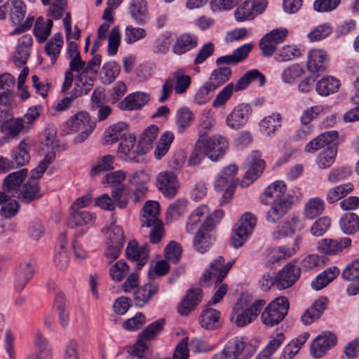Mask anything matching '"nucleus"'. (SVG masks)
<instances>
[{
	"instance_id": "1",
	"label": "nucleus",
	"mask_w": 359,
	"mask_h": 359,
	"mask_svg": "<svg viewBox=\"0 0 359 359\" xmlns=\"http://www.w3.org/2000/svg\"><path fill=\"white\" fill-rule=\"evenodd\" d=\"M227 148L228 142L225 137L215 136L205 139L201 135L189 156L188 163L189 165H198L205 156L212 161H217L224 156Z\"/></svg>"
},
{
	"instance_id": "2",
	"label": "nucleus",
	"mask_w": 359,
	"mask_h": 359,
	"mask_svg": "<svg viewBox=\"0 0 359 359\" xmlns=\"http://www.w3.org/2000/svg\"><path fill=\"white\" fill-rule=\"evenodd\" d=\"M55 154L48 152L38 166L32 171V175L19 190L20 194L16 198L24 203H29L41 196L38 180L42 176L48 166L55 160Z\"/></svg>"
},
{
	"instance_id": "3",
	"label": "nucleus",
	"mask_w": 359,
	"mask_h": 359,
	"mask_svg": "<svg viewBox=\"0 0 359 359\" xmlns=\"http://www.w3.org/2000/svg\"><path fill=\"white\" fill-rule=\"evenodd\" d=\"M159 212V203L155 201H147L141 212L142 226L152 227L149 233L150 241L152 243H158L163 236V224L158 218Z\"/></svg>"
},
{
	"instance_id": "4",
	"label": "nucleus",
	"mask_w": 359,
	"mask_h": 359,
	"mask_svg": "<svg viewBox=\"0 0 359 359\" xmlns=\"http://www.w3.org/2000/svg\"><path fill=\"white\" fill-rule=\"evenodd\" d=\"M289 302L285 297H279L273 300L262 313V323L267 326L273 327L279 324L287 314Z\"/></svg>"
},
{
	"instance_id": "5",
	"label": "nucleus",
	"mask_w": 359,
	"mask_h": 359,
	"mask_svg": "<svg viewBox=\"0 0 359 359\" xmlns=\"http://www.w3.org/2000/svg\"><path fill=\"white\" fill-rule=\"evenodd\" d=\"M106 233L107 241L104 255L108 260V264H111L119 257L125 243V236L122 227L115 223L111 224Z\"/></svg>"
},
{
	"instance_id": "6",
	"label": "nucleus",
	"mask_w": 359,
	"mask_h": 359,
	"mask_svg": "<svg viewBox=\"0 0 359 359\" xmlns=\"http://www.w3.org/2000/svg\"><path fill=\"white\" fill-rule=\"evenodd\" d=\"M257 224V218L250 212L245 213L237 222L231 236L230 245L238 248L243 245L252 233Z\"/></svg>"
},
{
	"instance_id": "7",
	"label": "nucleus",
	"mask_w": 359,
	"mask_h": 359,
	"mask_svg": "<svg viewBox=\"0 0 359 359\" xmlns=\"http://www.w3.org/2000/svg\"><path fill=\"white\" fill-rule=\"evenodd\" d=\"M68 125L72 133H79L74 140L77 144L84 142L95 127V123L91 121L89 114L83 111L72 116Z\"/></svg>"
},
{
	"instance_id": "8",
	"label": "nucleus",
	"mask_w": 359,
	"mask_h": 359,
	"mask_svg": "<svg viewBox=\"0 0 359 359\" xmlns=\"http://www.w3.org/2000/svg\"><path fill=\"white\" fill-rule=\"evenodd\" d=\"M27 170L25 168L8 174L4 180L2 191H0V204L8 198H15L20 194V185L26 178Z\"/></svg>"
},
{
	"instance_id": "9",
	"label": "nucleus",
	"mask_w": 359,
	"mask_h": 359,
	"mask_svg": "<svg viewBox=\"0 0 359 359\" xmlns=\"http://www.w3.org/2000/svg\"><path fill=\"white\" fill-rule=\"evenodd\" d=\"M233 262H229L225 264L223 257L219 256L210 264L208 269L201 278V283L203 285L210 283L219 284L222 282L226 277L228 271L232 266Z\"/></svg>"
},
{
	"instance_id": "10",
	"label": "nucleus",
	"mask_w": 359,
	"mask_h": 359,
	"mask_svg": "<svg viewBox=\"0 0 359 359\" xmlns=\"http://www.w3.org/2000/svg\"><path fill=\"white\" fill-rule=\"evenodd\" d=\"M266 6V0H246L235 11V19L238 22L252 20L257 15L262 13Z\"/></svg>"
},
{
	"instance_id": "11",
	"label": "nucleus",
	"mask_w": 359,
	"mask_h": 359,
	"mask_svg": "<svg viewBox=\"0 0 359 359\" xmlns=\"http://www.w3.org/2000/svg\"><path fill=\"white\" fill-rule=\"evenodd\" d=\"M248 162V170L241 182L243 188L248 187L259 177L265 168V162L261 159V154L258 151H253L250 154Z\"/></svg>"
},
{
	"instance_id": "12",
	"label": "nucleus",
	"mask_w": 359,
	"mask_h": 359,
	"mask_svg": "<svg viewBox=\"0 0 359 359\" xmlns=\"http://www.w3.org/2000/svg\"><path fill=\"white\" fill-rule=\"evenodd\" d=\"M34 262L25 261L21 262L15 271L13 283L15 290L18 292L22 291L27 283L34 276Z\"/></svg>"
},
{
	"instance_id": "13",
	"label": "nucleus",
	"mask_w": 359,
	"mask_h": 359,
	"mask_svg": "<svg viewBox=\"0 0 359 359\" xmlns=\"http://www.w3.org/2000/svg\"><path fill=\"white\" fill-rule=\"evenodd\" d=\"M300 268L294 263L286 264L276 275L277 288L284 290L291 287L299 279Z\"/></svg>"
},
{
	"instance_id": "14",
	"label": "nucleus",
	"mask_w": 359,
	"mask_h": 359,
	"mask_svg": "<svg viewBox=\"0 0 359 359\" xmlns=\"http://www.w3.org/2000/svg\"><path fill=\"white\" fill-rule=\"evenodd\" d=\"M351 245V239L348 237L339 239L323 238L318 241L317 250L327 255H335L348 248Z\"/></svg>"
},
{
	"instance_id": "15",
	"label": "nucleus",
	"mask_w": 359,
	"mask_h": 359,
	"mask_svg": "<svg viewBox=\"0 0 359 359\" xmlns=\"http://www.w3.org/2000/svg\"><path fill=\"white\" fill-rule=\"evenodd\" d=\"M156 186L159 191L166 197H174L179 188L176 175L170 171L161 172L156 179Z\"/></svg>"
},
{
	"instance_id": "16",
	"label": "nucleus",
	"mask_w": 359,
	"mask_h": 359,
	"mask_svg": "<svg viewBox=\"0 0 359 359\" xmlns=\"http://www.w3.org/2000/svg\"><path fill=\"white\" fill-rule=\"evenodd\" d=\"M330 57L327 51L323 49H313L307 56L306 66L310 72L322 73L327 69Z\"/></svg>"
},
{
	"instance_id": "17",
	"label": "nucleus",
	"mask_w": 359,
	"mask_h": 359,
	"mask_svg": "<svg viewBox=\"0 0 359 359\" xmlns=\"http://www.w3.org/2000/svg\"><path fill=\"white\" fill-rule=\"evenodd\" d=\"M149 245L144 243L139 247L135 241H129L126 250L128 260L136 262V269L140 270L146 264L149 257Z\"/></svg>"
},
{
	"instance_id": "18",
	"label": "nucleus",
	"mask_w": 359,
	"mask_h": 359,
	"mask_svg": "<svg viewBox=\"0 0 359 359\" xmlns=\"http://www.w3.org/2000/svg\"><path fill=\"white\" fill-rule=\"evenodd\" d=\"M341 276L345 280L355 282L347 287V294L348 295L359 294V259L350 262L342 271Z\"/></svg>"
},
{
	"instance_id": "19",
	"label": "nucleus",
	"mask_w": 359,
	"mask_h": 359,
	"mask_svg": "<svg viewBox=\"0 0 359 359\" xmlns=\"http://www.w3.org/2000/svg\"><path fill=\"white\" fill-rule=\"evenodd\" d=\"M337 342L336 337L330 333L325 332L318 336L311 346V353L315 358L322 357L328 349L334 346Z\"/></svg>"
},
{
	"instance_id": "20",
	"label": "nucleus",
	"mask_w": 359,
	"mask_h": 359,
	"mask_svg": "<svg viewBox=\"0 0 359 359\" xmlns=\"http://www.w3.org/2000/svg\"><path fill=\"white\" fill-rule=\"evenodd\" d=\"M34 346V352L29 354L27 359H52L51 345L40 332L35 334Z\"/></svg>"
},
{
	"instance_id": "21",
	"label": "nucleus",
	"mask_w": 359,
	"mask_h": 359,
	"mask_svg": "<svg viewBox=\"0 0 359 359\" xmlns=\"http://www.w3.org/2000/svg\"><path fill=\"white\" fill-rule=\"evenodd\" d=\"M250 106L239 104L234 107L226 118V125L232 129H239L245 124L249 116Z\"/></svg>"
},
{
	"instance_id": "22",
	"label": "nucleus",
	"mask_w": 359,
	"mask_h": 359,
	"mask_svg": "<svg viewBox=\"0 0 359 359\" xmlns=\"http://www.w3.org/2000/svg\"><path fill=\"white\" fill-rule=\"evenodd\" d=\"M243 350V341L235 337L230 339L223 350L213 355L211 359H237Z\"/></svg>"
},
{
	"instance_id": "23",
	"label": "nucleus",
	"mask_w": 359,
	"mask_h": 359,
	"mask_svg": "<svg viewBox=\"0 0 359 359\" xmlns=\"http://www.w3.org/2000/svg\"><path fill=\"white\" fill-rule=\"evenodd\" d=\"M202 299L201 290L200 288H191L183 298L181 304L178 306V312L182 316L189 315Z\"/></svg>"
},
{
	"instance_id": "24",
	"label": "nucleus",
	"mask_w": 359,
	"mask_h": 359,
	"mask_svg": "<svg viewBox=\"0 0 359 359\" xmlns=\"http://www.w3.org/2000/svg\"><path fill=\"white\" fill-rule=\"evenodd\" d=\"M266 304L263 299L256 300L252 306L239 313L235 321L238 327H244L252 323L258 316L262 306Z\"/></svg>"
},
{
	"instance_id": "25",
	"label": "nucleus",
	"mask_w": 359,
	"mask_h": 359,
	"mask_svg": "<svg viewBox=\"0 0 359 359\" xmlns=\"http://www.w3.org/2000/svg\"><path fill=\"white\" fill-rule=\"evenodd\" d=\"M337 139L338 133L335 130L321 133L306 144L304 148L305 151L309 153L314 152L325 146L334 143Z\"/></svg>"
},
{
	"instance_id": "26",
	"label": "nucleus",
	"mask_w": 359,
	"mask_h": 359,
	"mask_svg": "<svg viewBox=\"0 0 359 359\" xmlns=\"http://www.w3.org/2000/svg\"><path fill=\"white\" fill-rule=\"evenodd\" d=\"M149 100V95L145 93L136 92L130 94L118 103L123 110H137L144 107Z\"/></svg>"
},
{
	"instance_id": "27",
	"label": "nucleus",
	"mask_w": 359,
	"mask_h": 359,
	"mask_svg": "<svg viewBox=\"0 0 359 359\" xmlns=\"http://www.w3.org/2000/svg\"><path fill=\"white\" fill-rule=\"evenodd\" d=\"M327 299L325 297H320L302 315L301 320L304 325H310L318 319L325 310Z\"/></svg>"
},
{
	"instance_id": "28",
	"label": "nucleus",
	"mask_w": 359,
	"mask_h": 359,
	"mask_svg": "<svg viewBox=\"0 0 359 359\" xmlns=\"http://www.w3.org/2000/svg\"><path fill=\"white\" fill-rule=\"evenodd\" d=\"M158 285L156 283H148L134 292V300L137 306L142 307L149 302L153 295L158 291Z\"/></svg>"
},
{
	"instance_id": "29",
	"label": "nucleus",
	"mask_w": 359,
	"mask_h": 359,
	"mask_svg": "<svg viewBox=\"0 0 359 359\" xmlns=\"http://www.w3.org/2000/svg\"><path fill=\"white\" fill-rule=\"evenodd\" d=\"M197 44L198 38L196 35L183 34L177 39L172 46V51L175 54L181 55L196 48Z\"/></svg>"
},
{
	"instance_id": "30",
	"label": "nucleus",
	"mask_w": 359,
	"mask_h": 359,
	"mask_svg": "<svg viewBox=\"0 0 359 359\" xmlns=\"http://www.w3.org/2000/svg\"><path fill=\"white\" fill-rule=\"evenodd\" d=\"M141 149L140 143L135 145V138L133 136H129L128 138H126L118 146L120 152L123 153L128 160L136 162L139 161L138 156L145 154L144 153L139 152V150Z\"/></svg>"
},
{
	"instance_id": "31",
	"label": "nucleus",
	"mask_w": 359,
	"mask_h": 359,
	"mask_svg": "<svg viewBox=\"0 0 359 359\" xmlns=\"http://www.w3.org/2000/svg\"><path fill=\"white\" fill-rule=\"evenodd\" d=\"M127 133L128 125L124 122H118L105 130L104 143L106 144H114L123 139Z\"/></svg>"
},
{
	"instance_id": "32",
	"label": "nucleus",
	"mask_w": 359,
	"mask_h": 359,
	"mask_svg": "<svg viewBox=\"0 0 359 359\" xmlns=\"http://www.w3.org/2000/svg\"><path fill=\"white\" fill-rule=\"evenodd\" d=\"M255 81H258L259 86H262L266 82L265 76L257 69H252L247 72L234 85L235 91L245 89L251 82Z\"/></svg>"
},
{
	"instance_id": "33",
	"label": "nucleus",
	"mask_w": 359,
	"mask_h": 359,
	"mask_svg": "<svg viewBox=\"0 0 359 359\" xmlns=\"http://www.w3.org/2000/svg\"><path fill=\"white\" fill-rule=\"evenodd\" d=\"M132 18L139 25H144L148 18L147 2L145 0H132L129 6Z\"/></svg>"
},
{
	"instance_id": "34",
	"label": "nucleus",
	"mask_w": 359,
	"mask_h": 359,
	"mask_svg": "<svg viewBox=\"0 0 359 359\" xmlns=\"http://www.w3.org/2000/svg\"><path fill=\"white\" fill-rule=\"evenodd\" d=\"M271 205V208L267 212L266 220L271 223H276L287 213L292 205V200L285 199Z\"/></svg>"
},
{
	"instance_id": "35",
	"label": "nucleus",
	"mask_w": 359,
	"mask_h": 359,
	"mask_svg": "<svg viewBox=\"0 0 359 359\" xmlns=\"http://www.w3.org/2000/svg\"><path fill=\"white\" fill-rule=\"evenodd\" d=\"M339 81L333 76H325L319 80L316 85V90L320 96H328L338 91Z\"/></svg>"
},
{
	"instance_id": "36",
	"label": "nucleus",
	"mask_w": 359,
	"mask_h": 359,
	"mask_svg": "<svg viewBox=\"0 0 359 359\" xmlns=\"http://www.w3.org/2000/svg\"><path fill=\"white\" fill-rule=\"evenodd\" d=\"M339 274V269L336 266L327 269L320 273L311 283L312 287L320 290L326 287Z\"/></svg>"
},
{
	"instance_id": "37",
	"label": "nucleus",
	"mask_w": 359,
	"mask_h": 359,
	"mask_svg": "<svg viewBox=\"0 0 359 359\" xmlns=\"http://www.w3.org/2000/svg\"><path fill=\"white\" fill-rule=\"evenodd\" d=\"M95 220V215L90 212L76 210L70 214L68 226L71 228H75L79 226L93 224Z\"/></svg>"
},
{
	"instance_id": "38",
	"label": "nucleus",
	"mask_w": 359,
	"mask_h": 359,
	"mask_svg": "<svg viewBox=\"0 0 359 359\" xmlns=\"http://www.w3.org/2000/svg\"><path fill=\"white\" fill-rule=\"evenodd\" d=\"M121 67L115 61L105 62L100 72L99 76L104 84L112 83L120 73Z\"/></svg>"
},
{
	"instance_id": "39",
	"label": "nucleus",
	"mask_w": 359,
	"mask_h": 359,
	"mask_svg": "<svg viewBox=\"0 0 359 359\" xmlns=\"http://www.w3.org/2000/svg\"><path fill=\"white\" fill-rule=\"evenodd\" d=\"M69 69L65 73V81L62 86V91H67L72 86L73 81V72L84 70L86 62L82 60L81 55L69 58Z\"/></svg>"
},
{
	"instance_id": "40",
	"label": "nucleus",
	"mask_w": 359,
	"mask_h": 359,
	"mask_svg": "<svg viewBox=\"0 0 359 359\" xmlns=\"http://www.w3.org/2000/svg\"><path fill=\"white\" fill-rule=\"evenodd\" d=\"M53 25V20L50 19L45 22L43 17L37 18L34 24V34L39 43L44 42L50 36Z\"/></svg>"
},
{
	"instance_id": "41",
	"label": "nucleus",
	"mask_w": 359,
	"mask_h": 359,
	"mask_svg": "<svg viewBox=\"0 0 359 359\" xmlns=\"http://www.w3.org/2000/svg\"><path fill=\"white\" fill-rule=\"evenodd\" d=\"M220 317L219 311L207 308L204 309L200 316L199 322L203 328L206 330H214L218 326V321Z\"/></svg>"
},
{
	"instance_id": "42",
	"label": "nucleus",
	"mask_w": 359,
	"mask_h": 359,
	"mask_svg": "<svg viewBox=\"0 0 359 359\" xmlns=\"http://www.w3.org/2000/svg\"><path fill=\"white\" fill-rule=\"evenodd\" d=\"M25 121L22 118H12L4 121L1 129L9 137H16L25 128Z\"/></svg>"
},
{
	"instance_id": "43",
	"label": "nucleus",
	"mask_w": 359,
	"mask_h": 359,
	"mask_svg": "<svg viewBox=\"0 0 359 359\" xmlns=\"http://www.w3.org/2000/svg\"><path fill=\"white\" fill-rule=\"evenodd\" d=\"M62 45L63 40L60 33L55 34L52 39L46 44L45 50L47 55L50 57L52 65H54L57 61Z\"/></svg>"
},
{
	"instance_id": "44",
	"label": "nucleus",
	"mask_w": 359,
	"mask_h": 359,
	"mask_svg": "<svg viewBox=\"0 0 359 359\" xmlns=\"http://www.w3.org/2000/svg\"><path fill=\"white\" fill-rule=\"evenodd\" d=\"M341 230L346 234H353L359 230V217L355 213H346L340 219Z\"/></svg>"
},
{
	"instance_id": "45",
	"label": "nucleus",
	"mask_w": 359,
	"mask_h": 359,
	"mask_svg": "<svg viewBox=\"0 0 359 359\" xmlns=\"http://www.w3.org/2000/svg\"><path fill=\"white\" fill-rule=\"evenodd\" d=\"M282 117L278 113H273L271 115L265 116L260 122L259 126L262 130L268 135L275 133L281 126Z\"/></svg>"
},
{
	"instance_id": "46",
	"label": "nucleus",
	"mask_w": 359,
	"mask_h": 359,
	"mask_svg": "<svg viewBox=\"0 0 359 359\" xmlns=\"http://www.w3.org/2000/svg\"><path fill=\"white\" fill-rule=\"evenodd\" d=\"M325 209L324 201L320 198L309 199L304 205V215L309 219H312L321 215Z\"/></svg>"
},
{
	"instance_id": "47",
	"label": "nucleus",
	"mask_w": 359,
	"mask_h": 359,
	"mask_svg": "<svg viewBox=\"0 0 359 359\" xmlns=\"http://www.w3.org/2000/svg\"><path fill=\"white\" fill-rule=\"evenodd\" d=\"M231 70L228 67H219L215 69L208 81V82L216 90L218 87L222 86L230 79Z\"/></svg>"
},
{
	"instance_id": "48",
	"label": "nucleus",
	"mask_w": 359,
	"mask_h": 359,
	"mask_svg": "<svg viewBox=\"0 0 359 359\" xmlns=\"http://www.w3.org/2000/svg\"><path fill=\"white\" fill-rule=\"evenodd\" d=\"M158 134V128L156 126L152 125L148 127L140 140L139 143L142 149L139 150V152L146 154L151 148L152 144L156 140Z\"/></svg>"
},
{
	"instance_id": "49",
	"label": "nucleus",
	"mask_w": 359,
	"mask_h": 359,
	"mask_svg": "<svg viewBox=\"0 0 359 359\" xmlns=\"http://www.w3.org/2000/svg\"><path fill=\"white\" fill-rule=\"evenodd\" d=\"M29 143H27L26 140H22L18 145V149L13 154V162L14 163V168L15 166H23L29 161Z\"/></svg>"
},
{
	"instance_id": "50",
	"label": "nucleus",
	"mask_w": 359,
	"mask_h": 359,
	"mask_svg": "<svg viewBox=\"0 0 359 359\" xmlns=\"http://www.w3.org/2000/svg\"><path fill=\"white\" fill-rule=\"evenodd\" d=\"M283 333L277 334L268 343L267 346L261 351L255 359H269V358L276 351L284 341Z\"/></svg>"
},
{
	"instance_id": "51",
	"label": "nucleus",
	"mask_w": 359,
	"mask_h": 359,
	"mask_svg": "<svg viewBox=\"0 0 359 359\" xmlns=\"http://www.w3.org/2000/svg\"><path fill=\"white\" fill-rule=\"evenodd\" d=\"M337 156V147L334 145L329 146L327 149L319 154L316 163L319 168L327 169L334 162Z\"/></svg>"
},
{
	"instance_id": "52",
	"label": "nucleus",
	"mask_w": 359,
	"mask_h": 359,
	"mask_svg": "<svg viewBox=\"0 0 359 359\" xmlns=\"http://www.w3.org/2000/svg\"><path fill=\"white\" fill-rule=\"evenodd\" d=\"M173 140L174 134L170 131H165L161 135L154 151L157 159H161L168 151Z\"/></svg>"
},
{
	"instance_id": "53",
	"label": "nucleus",
	"mask_w": 359,
	"mask_h": 359,
	"mask_svg": "<svg viewBox=\"0 0 359 359\" xmlns=\"http://www.w3.org/2000/svg\"><path fill=\"white\" fill-rule=\"evenodd\" d=\"M165 320L158 319L145 327L138 335V337L143 341L152 340L160 333L164 326Z\"/></svg>"
},
{
	"instance_id": "54",
	"label": "nucleus",
	"mask_w": 359,
	"mask_h": 359,
	"mask_svg": "<svg viewBox=\"0 0 359 359\" xmlns=\"http://www.w3.org/2000/svg\"><path fill=\"white\" fill-rule=\"evenodd\" d=\"M93 86V79L88 76V73L82 72L77 77V88H74L75 97L82 94H88Z\"/></svg>"
},
{
	"instance_id": "55",
	"label": "nucleus",
	"mask_w": 359,
	"mask_h": 359,
	"mask_svg": "<svg viewBox=\"0 0 359 359\" xmlns=\"http://www.w3.org/2000/svg\"><path fill=\"white\" fill-rule=\"evenodd\" d=\"M189 202L179 199L172 203L167 209V217L175 220L188 211Z\"/></svg>"
},
{
	"instance_id": "56",
	"label": "nucleus",
	"mask_w": 359,
	"mask_h": 359,
	"mask_svg": "<svg viewBox=\"0 0 359 359\" xmlns=\"http://www.w3.org/2000/svg\"><path fill=\"white\" fill-rule=\"evenodd\" d=\"M131 194L129 189L125 185L116 187L111 191V196L115 204L120 208H125L130 200Z\"/></svg>"
},
{
	"instance_id": "57",
	"label": "nucleus",
	"mask_w": 359,
	"mask_h": 359,
	"mask_svg": "<svg viewBox=\"0 0 359 359\" xmlns=\"http://www.w3.org/2000/svg\"><path fill=\"white\" fill-rule=\"evenodd\" d=\"M193 245L198 252L204 253L211 245V238L210 234L204 230H199L197 231L194 237Z\"/></svg>"
},
{
	"instance_id": "58",
	"label": "nucleus",
	"mask_w": 359,
	"mask_h": 359,
	"mask_svg": "<svg viewBox=\"0 0 359 359\" xmlns=\"http://www.w3.org/2000/svg\"><path fill=\"white\" fill-rule=\"evenodd\" d=\"M215 189L219 191H224L222 198L221 203H226L232 196L233 192V184L226 180L223 177L218 175L215 182Z\"/></svg>"
},
{
	"instance_id": "59",
	"label": "nucleus",
	"mask_w": 359,
	"mask_h": 359,
	"mask_svg": "<svg viewBox=\"0 0 359 359\" xmlns=\"http://www.w3.org/2000/svg\"><path fill=\"white\" fill-rule=\"evenodd\" d=\"M192 113L187 108H183L177 113L176 126L179 133H182L189 127L192 121Z\"/></svg>"
},
{
	"instance_id": "60",
	"label": "nucleus",
	"mask_w": 359,
	"mask_h": 359,
	"mask_svg": "<svg viewBox=\"0 0 359 359\" xmlns=\"http://www.w3.org/2000/svg\"><path fill=\"white\" fill-rule=\"evenodd\" d=\"M298 248L279 247L270 251L268 260L271 263L277 262L283 259L288 258L294 255Z\"/></svg>"
},
{
	"instance_id": "61",
	"label": "nucleus",
	"mask_w": 359,
	"mask_h": 359,
	"mask_svg": "<svg viewBox=\"0 0 359 359\" xmlns=\"http://www.w3.org/2000/svg\"><path fill=\"white\" fill-rule=\"evenodd\" d=\"M215 90L213 86L206 81L196 92L194 96L195 102L199 105L206 104L210 100Z\"/></svg>"
},
{
	"instance_id": "62",
	"label": "nucleus",
	"mask_w": 359,
	"mask_h": 359,
	"mask_svg": "<svg viewBox=\"0 0 359 359\" xmlns=\"http://www.w3.org/2000/svg\"><path fill=\"white\" fill-rule=\"evenodd\" d=\"M125 41L128 44L133 43L147 36V32L141 27L128 25L125 29Z\"/></svg>"
},
{
	"instance_id": "63",
	"label": "nucleus",
	"mask_w": 359,
	"mask_h": 359,
	"mask_svg": "<svg viewBox=\"0 0 359 359\" xmlns=\"http://www.w3.org/2000/svg\"><path fill=\"white\" fill-rule=\"evenodd\" d=\"M303 73L304 69L299 65L294 64L284 69L281 74V78L283 82L290 84L300 78Z\"/></svg>"
},
{
	"instance_id": "64",
	"label": "nucleus",
	"mask_w": 359,
	"mask_h": 359,
	"mask_svg": "<svg viewBox=\"0 0 359 359\" xmlns=\"http://www.w3.org/2000/svg\"><path fill=\"white\" fill-rule=\"evenodd\" d=\"M332 32V27L327 25H320L316 27L311 32L307 34V37L311 42L318 41L328 36Z\"/></svg>"
}]
</instances>
